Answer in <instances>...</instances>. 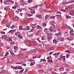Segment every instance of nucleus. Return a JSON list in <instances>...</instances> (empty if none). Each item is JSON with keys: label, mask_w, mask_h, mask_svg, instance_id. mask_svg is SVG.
I'll return each instance as SVG.
<instances>
[{"label": "nucleus", "mask_w": 74, "mask_h": 74, "mask_svg": "<svg viewBox=\"0 0 74 74\" xmlns=\"http://www.w3.org/2000/svg\"><path fill=\"white\" fill-rule=\"evenodd\" d=\"M15 34L16 36H18L19 35H21V33L19 32H16Z\"/></svg>", "instance_id": "obj_13"}, {"label": "nucleus", "mask_w": 74, "mask_h": 74, "mask_svg": "<svg viewBox=\"0 0 74 74\" xmlns=\"http://www.w3.org/2000/svg\"><path fill=\"white\" fill-rule=\"evenodd\" d=\"M14 50H16V51L18 49V47H17L16 46H14Z\"/></svg>", "instance_id": "obj_20"}, {"label": "nucleus", "mask_w": 74, "mask_h": 74, "mask_svg": "<svg viewBox=\"0 0 74 74\" xmlns=\"http://www.w3.org/2000/svg\"><path fill=\"white\" fill-rule=\"evenodd\" d=\"M3 37H4V38H5H5H7V35H5V36H3Z\"/></svg>", "instance_id": "obj_37"}, {"label": "nucleus", "mask_w": 74, "mask_h": 74, "mask_svg": "<svg viewBox=\"0 0 74 74\" xmlns=\"http://www.w3.org/2000/svg\"><path fill=\"white\" fill-rule=\"evenodd\" d=\"M17 67H18V66H17L14 67V69H15V70H17Z\"/></svg>", "instance_id": "obj_62"}, {"label": "nucleus", "mask_w": 74, "mask_h": 74, "mask_svg": "<svg viewBox=\"0 0 74 74\" xmlns=\"http://www.w3.org/2000/svg\"><path fill=\"white\" fill-rule=\"evenodd\" d=\"M36 49L35 50H31L29 51L30 54H31V53H33L34 52H37L38 51L37 49Z\"/></svg>", "instance_id": "obj_6"}, {"label": "nucleus", "mask_w": 74, "mask_h": 74, "mask_svg": "<svg viewBox=\"0 0 74 74\" xmlns=\"http://www.w3.org/2000/svg\"><path fill=\"white\" fill-rule=\"evenodd\" d=\"M47 35L48 36L47 38V40L48 41H51V40H52V36L51 33H47Z\"/></svg>", "instance_id": "obj_1"}, {"label": "nucleus", "mask_w": 74, "mask_h": 74, "mask_svg": "<svg viewBox=\"0 0 74 74\" xmlns=\"http://www.w3.org/2000/svg\"><path fill=\"white\" fill-rule=\"evenodd\" d=\"M14 32H15V33L16 32V29L10 30L8 33H14Z\"/></svg>", "instance_id": "obj_9"}, {"label": "nucleus", "mask_w": 74, "mask_h": 74, "mask_svg": "<svg viewBox=\"0 0 74 74\" xmlns=\"http://www.w3.org/2000/svg\"><path fill=\"white\" fill-rule=\"evenodd\" d=\"M1 34H5V32H4V31H1Z\"/></svg>", "instance_id": "obj_38"}, {"label": "nucleus", "mask_w": 74, "mask_h": 74, "mask_svg": "<svg viewBox=\"0 0 74 74\" xmlns=\"http://www.w3.org/2000/svg\"><path fill=\"white\" fill-rule=\"evenodd\" d=\"M65 57H66L65 56H62V57H61L59 58H58V60H61L62 59V58H65Z\"/></svg>", "instance_id": "obj_19"}, {"label": "nucleus", "mask_w": 74, "mask_h": 74, "mask_svg": "<svg viewBox=\"0 0 74 74\" xmlns=\"http://www.w3.org/2000/svg\"><path fill=\"white\" fill-rule=\"evenodd\" d=\"M51 60H47V62L49 63H52L53 61H52V58L51 57V56H50Z\"/></svg>", "instance_id": "obj_10"}, {"label": "nucleus", "mask_w": 74, "mask_h": 74, "mask_svg": "<svg viewBox=\"0 0 74 74\" xmlns=\"http://www.w3.org/2000/svg\"><path fill=\"white\" fill-rule=\"evenodd\" d=\"M4 72V71L2 70L1 72V73H3Z\"/></svg>", "instance_id": "obj_57"}, {"label": "nucleus", "mask_w": 74, "mask_h": 74, "mask_svg": "<svg viewBox=\"0 0 74 74\" xmlns=\"http://www.w3.org/2000/svg\"><path fill=\"white\" fill-rule=\"evenodd\" d=\"M23 71H24V69H22V70L20 71H19V73H22V72H23Z\"/></svg>", "instance_id": "obj_44"}, {"label": "nucleus", "mask_w": 74, "mask_h": 74, "mask_svg": "<svg viewBox=\"0 0 74 74\" xmlns=\"http://www.w3.org/2000/svg\"><path fill=\"white\" fill-rule=\"evenodd\" d=\"M73 37H69V38H67V40H69V41H70V40H72V39H73Z\"/></svg>", "instance_id": "obj_18"}, {"label": "nucleus", "mask_w": 74, "mask_h": 74, "mask_svg": "<svg viewBox=\"0 0 74 74\" xmlns=\"http://www.w3.org/2000/svg\"><path fill=\"white\" fill-rule=\"evenodd\" d=\"M69 56H70V54H68L66 55V58H69Z\"/></svg>", "instance_id": "obj_36"}, {"label": "nucleus", "mask_w": 74, "mask_h": 74, "mask_svg": "<svg viewBox=\"0 0 74 74\" xmlns=\"http://www.w3.org/2000/svg\"><path fill=\"white\" fill-rule=\"evenodd\" d=\"M69 14L71 15H73V16H74V10H71L70 12L69 13Z\"/></svg>", "instance_id": "obj_3"}, {"label": "nucleus", "mask_w": 74, "mask_h": 74, "mask_svg": "<svg viewBox=\"0 0 74 74\" xmlns=\"http://www.w3.org/2000/svg\"><path fill=\"white\" fill-rule=\"evenodd\" d=\"M65 52H66L67 53H70V52L68 50H66L65 51Z\"/></svg>", "instance_id": "obj_53"}, {"label": "nucleus", "mask_w": 74, "mask_h": 74, "mask_svg": "<svg viewBox=\"0 0 74 74\" xmlns=\"http://www.w3.org/2000/svg\"><path fill=\"white\" fill-rule=\"evenodd\" d=\"M17 69H22V67H18Z\"/></svg>", "instance_id": "obj_50"}, {"label": "nucleus", "mask_w": 74, "mask_h": 74, "mask_svg": "<svg viewBox=\"0 0 74 74\" xmlns=\"http://www.w3.org/2000/svg\"><path fill=\"white\" fill-rule=\"evenodd\" d=\"M37 27L38 28H39V29H41V28H42V27H41L39 26V25H37Z\"/></svg>", "instance_id": "obj_42"}, {"label": "nucleus", "mask_w": 74, "mask_h": 74, "mask_svg": "<svg viewBox=\"0 0 74 74\" xmlns=\"http://www.w3.org/2000/svg\"><path fill=\"white\" fill-rule=\"evenodd\" d=\"M4 4H5V5H8V4H7V2L6 1H5L4 2Z\"/></svg>", "instance_id": "obj_49"}, {"label": "nucleus", "mask_w": 74, "mask_h": 74, "mask_svg": "<svg viewBox=\"0 0 74 74\" xmlns=\"http://www.w3.org/2000/svg\"><path fill=\"white\" fill-rule=\"evenodd\" d=\"M39 72H44V71L43 70H40L39 71Z\"/></svg>", "instance_id": "obj_48"}, {"label": "nucleus", "mask_w": 74, "mask_h": 74, "mask_svg": "<svg viewBox=\"0 0 74 74\" xmlns=\"http://www.w3.org/2000/svg\"><path fill=\"white\" fill-rule=\"evenodd\" d=\"M29 37H33L34 36H33V34H30L29 35Z\"/></svg>", "instance_id": "obj_24"}, {"label": "nucleus", "mask_w": 74, "mask_h": 74, "mask_svg": "<svg viewBox=\"0 0 74 74\" xmlns=\"http://www.w3.org/2000/svg\"><path fill=\"white\" fill-rule=\"evenodd\" d=\"M54 48L55 47H51L49 48V51H51L52 50H53V49H54Z\"/></svg>", "instance_id": "obj_16"}, {"label": "nucleus", "mask_w": 74, "mask_h": 74, "mask_svg": "<svg viewBox=\"0 0 74 74\" xmlns=\"http://www.w3.org/2000/svg\"><path fill=\"white\" fill-rule=\"evenodd\" d=\"M60 54V53L59 52L58 53H56L55 54H53V55H54V56H55V57L56 58H58V56H59V54Z\"/></svg>", "instance_id": "obj_5"}, {"label": "nucleus", "mask_w": 74, "mask_h": 74, "mask_svg": "<svg viewBox=\"0 0 74 74\" xmlns=\"http://www.w3.org/2000/svg\"><path fill=\"white\" fill-rule=\"evenodd\" d=\"M14 6H13L12 7V8L13 9H16V7H18V5H17L16 4H15L14 5Z\"/></svg>", "instance_id": "obj_11"}, {"label": "nucleus", "mask_w": 74, "mask_h": 74, "mask_svg": "<svg viewBox=\"0 0 74 74\" xmlns=\"http://www.w3.org/2000/svg\"><path fill=\"white\" fill-rule=\"evenodd\" d=\"M48 18V15H47L46 16H45V19H47V18Z\"/></svg>", "instance_id": "obj_55"}, {"label": "nucleus", "mask_w": 74, "mask_h": 74, "mask_svg": "<svg viewBox=\"0 0 74 74\" xmlns=\"http://www.w3.org/2000/svg\"><path fill=\"white\" fill-rule=\"evenodd\" d=\"M71 2L70 3H73V2H74V0H70Z\"/></svg>", "instance_id": "obj_59"}, {"label": "nucleus", "mask_w": 74, "mask_h": 74, "mask_svg": "<svg viewBox=\"0 0 74 74\" xmlns=\"http://www.w3.org/2000/svg\"><path fill=\"white\" fill-rule=\"evenodd\" d=\"M21 49H22V50H23V51H25V50H26V49H22L21 48Z\"/></svg>", "instance_id": "obj_58"}, {"label": "nucleus", "mask_w": 74, "mask_h": 74, "mask_svg": "<svg viewBox=\"0 0 74 74\" xmlns=\"http://www.w3.org/2000/svg\"><path fill=\"white\" fill-rule=\"evenodd\" d=\"M35 30V29H32L30 31L31 32H33L34 30Z\"/></svg>", "instance_id": "obj_46"}, {"label": "nucleus", "mask_w": 74, "mask_h": 74, "mask_svg": "<svg viewBox=\"0 0 74 74\" xmlns=\"http://www.w3.org/2000/svg\"><path fill=\"white\" fill-rule=\"evenodd\" d=\"M64 27H68V25H64Z\"/></svg>", "instance_id": "obj_56"}, {"label": "nucleus", "mask_w": 74, "mask_h": 74, "mask_svg": "<svg viewBox=\"0 0 74 74\" xmlns=\"http://www.w3.org/2000/svg\"><path fill=\"white\" fill-rule=\"evenodd\" d=\"M30 29V27L29 26H27L26 28L24 27L23 29L24 30H28Z\"/></svg>", "instance_id": "obj_7"}, {"label": "nucleus", "mask_w": 74, "mask_h": 74, "mask_svg": "<svg viewBox=\"0 0 74 74\" xmlns=\"http://www.w3.org/2000/svg\"><path fill=\"white\" fill-rule=\"evenodd\" d=\"M52 67H50L48 68V70L49 71H50V70H52Z\"/></svg>", "instance_id": "obj_51"}, {"label": "nucleus", "mask_w": 74, "mask_h": 74, "mask_svg": "<svg viewBox=\"0 0 74 74\" xmlns=\"http://www.w3.org/2000/svg\"><path fill=\"white\" fill-rule=\"evenodd\" d=\"M64 70V68L63 67H61L59 69V71H62Z\"/></svg>", "instance_id": "obj_14"}, {"label": "nucleus", "mask_w": 74, "mask_h": 74, "mask_svg": "<svg viewBox=\"0 0 74 74\" xmlns=\"http://www.w3.org/2000/svg\"><path fill=\"white\" fill-rule=\"evenodd\" d=\"M21 62L24 63L26 61H25V58H22L21 59Z\"/></svg>", "instance_id": "obj_8"}, {"label": "nucleus", "mask_w": 74, "mask_h": 74, "mask_svg": "<svg viewBox=\"0 0 74 74\" xmlns=\"http://www.w3.org/2000/svg\"><path fill=\"white\" fill-rule=\"evenodd\" d=\"M40 62H46V60H45L44 59H42L40 60Z\"/></svg>", "instance_id": "obj_31"}, {"label": "nucleus", "mask_w": 74, "mask_h": 74, "mask_svg": "<svg viewBox=\"0 0 74 74\" xmlns=\"http://www.w3.org/2000/svg\"><path fill=\"white\" fill-rule=\"evenodd\" d=\"M23 63L21 62L18 63H16V64H23Z\"/></svg>", "instance_id": "obj_41"}, {"label": "nucleus", "mask_w": 74, "mask_h": 74, "mask_svg": "<svg viewBox=\"0 0 74 74\" xmlns=\"http://www.w3.org/2000/svg\"><path fill=\"white\" fill-rule=\"evenodd\" d=\"M28 15L29 17H31L32 16H33V14H28Z\"/></svg>", "instance_id": "obj_30"}, {"label": "nucleus", "mask_w": 74, "mask_h": 74, "mask_svg": "<svg viewBox=\"0 0 74 74\" xmlns=\"http://www.w3.org/2000/svg\"><path fill=\"white\" fill-rule=\"evenodd\" d=\"M65 65L66 67L68 68V67H70V65H68L67 64H65Z\"/></svg>", "instance_id": "obj_26"}, {"label": "nucleus", "mask_w": 74, "mask_h": 74, "mask_svg": "<svg viewBox=\"0 0 74 74\" xmlns=\"http://www.w3.org/2000/svg\"><path fill=\"white\" fill-rule=\"evenodd\" d=\"M20 2H21V3H24L25 1H24V0H21Z\"/></svg>", "instance_id": "obj_54"}, {"label": "nucleus", "mask_w": 74, "mask_h": 74, "mask_svg": "<svg viewBox=\"0 0 74 74\" xmlns=\"http://www.w3.org/2000/svg\"><path fill=\"white\" fill-rule=\"evenodd\" d=\"M19 29L20 30H21L22 29H23V28L21 26H20L19 27Z\"/></svg>", "instance_id": "obj_27"}, {"label": "nucleus", "mask_w": 74, "mask_h": 74, "mask_svg": "<svg viewBox=\"0 0 74 74\" xmlns=\"http://www.w3.org/2000/svg\"><path fill=\"white\" fill-rule=\"evenodd\" d=\"M66 28H67V29H70V30L71 29V27H69L68 26V27H66Z\"/></svg>", "instance_id": "obj_43"}, {"label": "nucleus", "mask_w": 74, "mask_h": 74, "mask_svg": "<svg viewBox=\"0 0 74 74\" xmlns=\"http://www.w3.org/2000/svg\"><path fill=\"white\" fill-rule=\"evenodd\" d=\"M15 27V25H13L11 27V29H14Z\"/></svg>", "instance_id": "obj_34"}, {"label": "nucleus", "mask_w": 74, "mask_h": 74, "mask_svg": "<svg viewBox=\"0 0 74 74\" xmlns=\"http://www.w3.org/2000/svg\"><path fill=\"white\" fill-rule=\"evenodd\" d=\"M28 42V41L27 40H26L25 41H24L25 43H27Z\"/></svg>", "instance_id": "obj_60"}, {"label": "nucleus", "mask_w": 74, "mask_h": 74, "mask_svg": "<svg viewBox=\"0 0 74 74\" xmlns=\"http://www.w3.org/2000/svg\"><path fill=\"white\" fill-rule=\"evenodd\" d=\"M43 26H46L47 25V24H46V23H44L42 24Z\"/></svg>", "instance_id": "obj_47"}, {"label": "nucleus", "mask_w": 74, "mask_h": 74, "mask_svg": "<svg viewBox=\"0 0 74 74\" xmlns=\"http://www.w3.org/2000/svg\"><path fill=\"white\" fill-rule=\"evenodd\" d=\"M47 30H48V29L47 28H45L44 29V31L45 32H47Z\"/></svg>", "instance_id": "obj_39"}, {"label": "nucleus", "mask_w": 74, "mask_h": 74, "mask_svg": "<svg viewBox=\"0 0 74 74\" xmlns=\"http://www.w3.org/2000/svg\"><path fill=\"white\" fill-rule=\"evenodd\" d=\"M33 65H34V64H33L32 62L30 64V66H33Z\"/></svg>", "instance_id": "obj_61"}, {"label": "nucleus", "mask_w": 74, "mask_h": 74, "mask_svg": "<svg viewBox=\"0 0 74 74\" xmlns=\"http://www.w3.org/2000/svg\"><path fill=\"white\" fill-rule=\"evenodd\" d=\"M5 39L6 41H9L10 40V41H11V39L8 38H5Z\"/></svg>", "instance_id": "obj_21"}, {"label": "nucleus", "mask_w": 74, "mask_h": 74, "mask_svg": "<svg viewBox=\"0 0 74 74\" xmlns=\"http://www.w3.org/2000/svg\"><path fill=\"white\" fill-rule=\"evenodd\" d=\"M71 18V16H69V15L66 16V18H67V19H69V18Z\"/></svg>", "instance_id": "obj_22"}, {"label": "nucleus", "mask_w": 74, "mask_h": 74, "mask_svg": "<svg viewBox=\"0 0 74 74\" xmlns=\"http://www.w3.org/2000/svg\"><path fill=\"white\" fill-rule=\"evenodd\" d=\"M28 20H32V18H28Z\"/></svg>", "instance_id": "obj_64"}, {"label": "nucleus", "mask_w": 74, "mask_h": 74, "mask_svg": "<svg viewBox=\"0 0 74 74\" xmlns=\"http://www.w3.org/2000/svg\"><path fill=\"white\" fill-rule=\"evenodd\" d=\"M3 53L2 52L1 53H0V55L1 56H3Z\"/></svg>", "instance_id": "obj_52"}, {"label": "nucleus", "mask_w": 74, "mask_h": 74, "mask_svg": "<svg viewBox=\"0 0 74 74\" xmlns=\"http://www.w3.org/2000/svg\"><path fill=\"white\" fill-rule=\"evenodd\" d=\"M6 26L8 27H10V24H7L6 25Z\"/></svg>", "instance_id": "obj_35"}, {"label": "nucleus", "mask_w": 74, "mask_h": 74, "mask_svg": "<svg viewBox=\"0 0 74 74\" xmlns=\"http://www.w3.org/2000/svg\"><path fill=\"white\" fill-rule=\"evenodd\" d=\"M16 21H19V18L17 17H16Z\"/></svg>", "instance_id": "obj_33"}, {"label": "nucleus", "mask_w": 74, "mask_h": 74, "mask_svg": "<svg viewBox=\"0 0 74 74\" xmlns=\"http://www.w3.org/2000/svg\"><path fill=\"white\" fill-rule=\"evenodd\" d=\"M33 8H37V7L36 6H34L33 7Z\"/></svg>", "instance_id": "obj_63"}, {"label": "nucleus", "mask_w": 74, "mask_h": 74, "mask_svg": "<svg viewBox=\"0 0 74 74\" xmlns=\"http://www.w3.org/2000/svg\"><path fill=\"white\" fill-rule=\"evenodd\" d=\"M31 13H32V14H35V11L34 10H32L31 11Z\"/></svg>", "instance_id": "obj_28"}, {"label": "nucleus", "mask_w": 74, "mask_h": 74, "mask_svg": "<svg viewBox=\"0 0 74 74\" xmlns=\"http://www.w3.org/2000/svg\"><path fill=\"white\" fill-rule=\"evenodd\" d=\"M8 1L10 2L12 4H13L14 3V1H11V0H8Z\"/></svg>", "instance_id": "obj_17"}, {"label": "nucleus", "mask_w": 74, "mask_h": 74, "mask_svg": "<svg viewBox=\"0 0 74 74\" xmlns=\"http://www.w3.org/2000/svg\"><path fill=\"white\" fill-rule=\"evenodd\" d=\"M18 37L19 38H23V36H21V35H19L18 36Z\"/></svg>", "instance_id": "obj_23"}, {"label": "nucleus", "mask_w": 74, "mask_h": 74, "mask_svg": "<svg viewBox=\"0 0 74 74\" xmlns=\"http://www.w3.org/2000/svg\"><path fill=\"white\" fill-rule=\"evenodd\" d=\"M36 17L39 18L40 19H42V17H41V15H37L36 16Z\"/></svg>", "instance_id": "obj_15"}, {"label": "nucleus", "mask_w": 74, "mask_h": 74, "mask_svg": "<svg viewBox=\"0 0 74 74\" xmlns=\"http://www.w3.org/2000/svg\"><path fill=\"white\" fill-rule=\"evenodd\" d=\"M64 40V38H61L58 39L57 40L58 41V42H60L61 41H63Z\"/></svg>", "instance_id": "obj_4"}, {"label": "nucleus", "mask_w": 74, "mask_h": 74, "mask_svg": "<svg viewBox=\"0 0 74 74\" xmlns=\"http://www.w3.org/2000/svg\"><path fill=\"white\" fill-rule=\"evenodd\" d=\"M32 0H29L28 1H27V3H32Z\"/></svg>", "instance_id": "obj_32"}, {"label": "nucleus", "mask_w": 74, "mask_h": 74, "mask_svg": "<svg viewBox=\"0 0 74 74\" xmlns=\"http://www.w3.org/2000/svg\"><path fill=\"white\" fill-rule=\"evenodd\" d=\"M61 11H62L63 12H66L67 11H66V10L64 9H61Z\"/></svg>", "instance_id": "obj_29"}, {"label": "nucleus", "mask_w": 74, "mask_h": 74, "mask_svg": "<svg viewBox=\"0 0 74 74\" xmlns=\"http://www.w3.org/2000/svg\"><path fill=\"white\" fill-rule=\"evenodd\" d=\"M49 30L50 32H56V30H54L52 29V26H51L49 28Z\"/></svg>", "instance_id": "obj_2"}, {"label": "nucleus", "mask_w": 74, "mask_h": 74, "mask_svg": "<svg viewBox=\"0 0 74 74\" xmlns=\"http://www.w3.org/2000/svg\"><path fill=\"white\" fill-rule=\"evenodd\" d=\"M53 43H54L55 44H56V43L57 42V41H56V40H53Z\"/></svg>", "instance_id": "obj_25"}, {"label": "nucleus", "mask_w": 74, "mask_h": 74, "mask_svg": "<svg viewBox=\"0 0 74 74\" xmlns=\"http://www.w3.org/2000/svg\"><path fill=\"white\" fill-rule=\"evenodd\" d=\"M9 54V53H8V52H7L6 53H5V56H7V55H8Z\"/></svg>", "instance_id": "obj_45"}, {"label": "nucleus", "mask_w": 74, "mask_h": 74, "mask_svg": "<svg viewBox=\"0 0 74 74\" xmlns=\"http://www.w3.org/2000/svg\"><path fill=\"white\" fill-rule=\"evenodd\" d=\"M50 18H52V19H55V16H53V17H50Z\"/></svg>", "instance_id": "obj_40"}, {"label": "nucleus", "mask_w": 74, "mask_h": 74, "mask_svg": "<svg viewBox=\"0 0 74 74\" xmlns=\"http://www.w3.org/2000/svg\"><path fill=\"white\" fill-rule=\"evenodd\" d=\"M55 35H56V36H62V33L60 32L56 34H55Z\"/></svg>", "instance_id": "obj_12"}]
</instances>
